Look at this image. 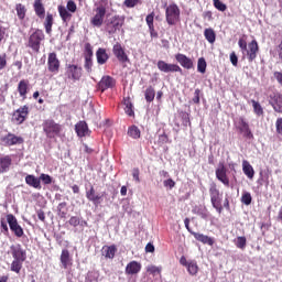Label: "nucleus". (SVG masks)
I'll use <instances>...</instances> for the list:
<instances>
[{
	"label": "nucleus",
	"instance_id": "14",
	"mask_svg": "<svg viewBox=\"0 0 282 282\" xmlns=\"http://www.w3.org/2000/svg\"><path fill=\"white\" fill-rule=\"evenodd\" d=\"M156 66L158 69H160V72H164V74H169L171 72H182V67H180V65L169 64L164 61H159Z\"/></svg>",
	"mask_w": 282,
	"mask_h": 282
},
{
	"label": "nucleus",
	"instance_id": "51",
	"mask_svg": "<svg viewBox=\"0 0 282 282\" xmlns=\"http://www.w3.org/2000/svg\"><path fill=\"white\" fill-rule=\"evenodd\" d=\"M66 8H67L66 10H68V12H76V9H77L76 2H74V0H69L67 2Z\"/></svg>",
	"mask_w": 282,
	"mask_h": 282
},
{
	"label": "nucleus",
	"instance_id": "43",
	"mask_svg": "<svg viewBox=\"0 0 282 282\" xmlns=\"http://www.w3.org/2000/svg\"><path fill=\"white\" fill-rule=\"evenodd\" d=\"M128 135H130V138H133L134 140H138V138H140V129L135 126H131L128 129Z\"/></svg>",
	"mask_w": 282,
	"mask_h": 282
},
{
	"label": "nucleus",
	"instance_id": "12",
	"mask_svg": "<svg viewBox=\"0 0 282 282\" xmlns=\"http://www.w3.org/2000/svg\"><path fill=\"white\" fill-rule=\"evenodd\" d=\"M47 67L48 72H51L52 74H58V69H61V61H58L56 53L48 54Z\"/></svg>",
	"mask_w": 282,
	"mask_h": 282
},
{
	"label": "nucleus",
	"instance_id": "8",
	"mask_svg": "<svg viewBox=\"0 0 282 282\" xmlns=\"http://www.w3.org/2000/svg\"><path fill=\"white\" fill-rule=\"evenodd\" d=\"M235 127L245 135V138H248L249 140H252L254 135L252 134V131L250 130V126L246 122V119L243 117L238 118L235 121Z\"/></svg>",
	"mask_w": 282,
	"mask_h": 282
},
{
	"label": "nucleus",
	"instance_id": "6",
	"mask_svg": "<svg viewBox=\"0 0 282 282\" xmlns=\"http://www.w3.org/2000/svg\"><path fill=\"white\" fill-rule=\"evenodd\" d=\"M105 14H107V7L99 4L95 9V15L91 18L90 23L95 28H100L105 23Z\"/></svg>",
	"mask_w": 282,
	"mask_h": 282
},
{
	"label": "nucleus",
	"instance_id": "21",
	"mask_svg": "<svg viewBox=\"0 0 282 282\" xmlns=\"http://www.w3.org/2000/svg\"><path fill=\"white\" fill-rule=\"evenodd\" d=\"M140 270H142V264L133 260L127 264L126 274H128V276H133L135 274H140Z\"/></svg>",
	"mask_w": 282,
	"mask_h": 282
},
{
	"label": "nucleus",
	"instance_id": "32",
	"mask_svg": "<svg viewBox=\"0 0 282 282\" xmlns=\"http://www.w3.org/2000/svg\"><path fill=\"white\" fill-rule=\"evenodd\" d=\"M192 235L196 239V241H200V243H207V246H213V243H215L213 238H210L204 234L192 232Z\"/></svg>",
	"mask_w": 282,
	"mask_h": 282
},
{
	"label": "nucleus",
	"instance_id": "58",
	"mask_svg": "<svg viewBox=\"0 0 282 282\" xmlns=\"http://www.w3.org/2000/svg\"><path fill=\"white\" fill-rule=\"evenodd\" d=\"M132 177L137 182V184H140V170L133 169Z\"/></svg>",
	"mask_w": 282,
	"mask_h": 282
},
{
	"label": "nucleus",
	"instance_id": "61",
	"mask_svg": "<svg viewBox=\"0 0 282 282\" xmlns=\"http://www.w3.org/2000/svg\"><path fill=\"white\" fill-rule=\"evenodd\" d=\"M199 94H200L199 89H196L194 93L193 102H195V105H199Z\"/></svg>",
	"mask_w": 282,
	"mask_h": 282
},
{
	"label": "nucleus",
	"instance_id": "28",
	"mask_svg": "<svg viewBox=\"0 0 282 282\" xmlns=\"http://www.w3.org/2000/svg\"><path fill=\"white\" fill-rule=\"evenodd\" d=\"M75 131L77 133V135L79 138H85V135H87V133H89V128L87 127V122L85 121H79L76 126H75Z\"/></svg>",
	"mask_w": 282,
	"mask_h": 282
},
{
	"label": "nucleus",
	"instance_id": "50",
	"mask_svg": "<svg viewBox=\"0 0 282 282\" xmlns=\"http://www.w3.org/2000/svg\"><path fill=\"white\" fill-rule=\"evenodd\" d=\"M40 182L43 181V184H52V176L50 174H41Z\"/></svg>",
	"mask_w": 282,
	"mask_h": 282
},
{
	"label": "nucleus",
	"instance_id": "7",
	"mask_svg": "<svg viewBox=\"0 0 282 282\" xmlns=\"http://www.w3.org/2000/svg\"><path fill=\"white\" fill-rule=\"evenodd\" d=\"M45 39V34L42 30H36L33 34L29 37V46L33 52H39L41 50V41Z\"/></svg>",
	"mask_w": 282,
	"mask_h": 282
},
{
	"label": "nucleus",
	"instance_id": "40",
	"mask_svg": "<svg viewBox=\"0 0 282 282\" xmlns=\"http://www.w3.org/2000/svg\"><path fill=\"white\" fill-rule=\"evenodd\" d=\"M145 100L147 102H153L155 100V89L151 86L145 89Z\"/></svg>",
	"mask_w": 282,
	"mask_h": 282
},
{
	"label": "nucleus",
	"instance_id": "36",
	"mask_svg": "<svg viewBox=\"0 0 282 282\" xmlns=\"http://www.w3.org/2000/svg\"><path fill=\"white\" fill-rule=\"evenodd\" d=\"M53 25H54V15H52V13H47L44 21V28H45L46 34H52Z\"/></svg>",
	"mask_w": 282,
	"mask_h": 282
},
{
	"label": "nucleus",
	"instance_id": "41",
	"mask_svg": "<svg viewBox=\"0 0 282 282\" xmlns=\"http://www.w3.org/2000/svg\"><path fill=\"white\" fill-rule=\"evenodd\" d=\"M15 10H17L18 19L20 20L25 19V12H28V10L25 9V6L19 3L15 6Z\"/></svg>",
	"mask_w": 282,
	"mask_h": 282
},
{
	"label": "nucleus",
	"instance_id": "20",
	"mask_svg": "<svg viewBox=\"0 0 282 282\" xmlns=\"http://www.w3.org/2000/svg\"><path fill=\"white\" fill-rule=\"evenodd\" d=\"M116 85V79L111 76H104L101 80L98 83V89L100 91H107V89H111Z\"/></svg>",
	"mask_w": 282,
	"mask_h": 282
},
{
	"label": "nucleus",
	"instance_id": "60",
	"mask_svg": "<svg viewBox=\"0 0 282 282\" xmlns=\"http://www.w3.org/2000/svg\"><path fill=\"white\" fill-rule=\"evenodd\" d=\"M273 77L279 83V85H281V87H282V73L281 72H274Z\"/></svg>",
	"mask_w": 282,
	"mask_h": 282
},
{
	"label": "nucleus",
	"instance_id": "27",
	"mask_svg": "<svg viewBox=\"0 0 282 282\" xmlns=\"http://www.w3.org/2000/svg\"><path fill=\"white\" fill-rule=\"evenodd\" d=\"M86 197L88 202H93L95 206H98V204H100V200L102 199V196L96 194V189H94V187H90V189L86 192Z\"/></svg>",
	"mask_w": 282,
	"mask_h": 282
},
{
	"label": "nucleus",
	"instance_id": "64",
	"mask_svg": "<svg viewBox=\"0 0 282 282\" xmlns=\"http://www.w3.org/2000/svg\"><path fill=\"white\" fill-rule=\"evenodd\" d=\"M37 217L41 221H45V213L43 210L37 212Z\"/></svg>",
	"mask_w": 282,
	"mask_h": 282
},
{
	"label": "nucleus",
	"instance_id": "18",
	"mask_svg": "<svg viewBox=\"0 0 282 282\" xmlns=\"http://www.w3.org/2000/svg\"><path fill=\"white\" fill-rule=\"evenodd\" d=\"M11 254L13 257V260H15V261L24 262L25 259H28V254L25 253V250H23V248H21V245L11 246Z\"/></svg>",
	"mask_w": 282,
	"mask_h": 282
},
{
	"label": "nucleus",
	"instance_id": "44",
	"mask_svg": "<svg viewBox=\"0 0 282 282\" xmlns=\"http://www.w3.org/2000/svg\"><path fill=\"white\" fill-rule=\"evenodd\" d=\"M253 111L256 116H263V107H261V104H259L257 100H251Z\"/></svg>",
	"mask_w": 282,
	"mask_h": 282
},
{
	"label": "nucleus",
	"instance_id": "23",
	"mask_svg": "<svg viewBox=\"0 0 282 282\" xmlns=\"http://www.w3.org/2000/svg\"><path fill=\"white\" fill-rule=\"evenodd\" d=\"M216 177L225 186H230V180H228V175H226V166H224V164H220L216 170Z\"/></svg>",
	"mask_w": 282,
	"mask_h": 282
},
{
	"label": "nucleus",
	"instance_id": "59",
	"mask_svg": "<svg viewBox=\"0 0 282 282\" xmlns=\"http://www.w3.org/2000/svg\"><path fill=\"white\" fill-rule=\"evenodd\" d=\"M145 21L150 30H153V13L147 15Z\"/></svg>",
	"mask_w": 282,
	"mask_h": 282
},
{
	"label": "nucleus",
	"instance_id": "35",
	"mask_svg": "<svg viewBox=\"0 0 282 282\" xmlns=\"http://www.w3.org/2000/svg\"><path fill=\"white\" fill-rule=\"evenodd\" d=\"M242 171H243L245 175H247V177H249V180H252V177H254V169L252 167L250 162L242 161Z\"/></svg>",
	"mask_w": 282,
	"mask_h": 282
},
{
	"label": "nucleus",
	"instance_id": "39",
	"mask_svg": "<svg viewBox=\"0 0 282 282\" xmlns=\"http://www.w3.org/2000/svg\"><path fill=\"white\" fill-rule=\"evenodd\" d=\"M204 36L208 43H215L217 35L215 34V30L213 29H205Z\"/></svg>",
	"mask_w": 282,
	"mask_h": 282
},
{
	"label": "nucleus",
	"instance_id": "26",
	"mask_svg": "<svg viewBox=\"0 0 282 282\" xmlns=\"http://www.w3.org/2000/svg\"><path fill=\"white\" fill-rule=\"evenodd\" d=\"M25 183L28 184V186H32V188H36L37 191H41V178L29 174L25 176Z\"/></svg>",
	"mask_w": 282,
	"mask_h": 282
},
{
	"label": "nucleus",
	"instance_id": "49",
	"mask_svg": "<svg viewBox=\"0 0 282 282\" xmlns=\"http://www.w3.org/2000/svg\"><path fill=\"white\" fill-rule=\"evenodd\" d=\"M147 272H149L150 274H155V273L160 274V272H162V269L155 265H149L147 267Z\"/></svg>",
	"mask_w": 282,
	"mask_h": 282
},
{
	"label": "nucleus",
	"instance_id": "47",
	"mask_svg": "<svg viewBox=\"0 0 282 282\" xmlns=\"http://www.w3.org/2000/svg\"><path fill=\"white\" fill-rule=\"evenodd\" d=\"M214 8H216V10H219V12H226L227 7L220 0H214Z\"/></svg>",
	"mask_w": 282,
	"mask_h": 282
},
{
	"label": "nucleus",
	"instance_id": "48",
	"mask_svg": "<svg viewBox=\"0 0 282 282\" xmlns=\"http://www.w3.org/2000/svg\"><path fill=\"white\" fill-rule=\"evenodd\" d=\"M65 208H67V203H59L57 206V210L61 217H65V215H67V212L65 210Z\"/></svg>",
	"mask_w": 282,
	"mask_h": 282
},
{
	"label": "nucleus",
	"instance_id": "16",
	"mask_svg": "<svg viewBox=\"0 0 282 282\" xmlns=\"http://www.w3.org/2000/svg\"><path fill=\"white\" fill-rule=\"evenodd\" d=\"M1 142L4 147H14V144H23V138L17 137L13 133H8L1 138Z\"/></svg>",
	"mask_w": 282,
	"mask_h": 282
},
{
	"label": "nucleus",
	"instance_id": "4",
	"mask_svg": "<svg viewBox=\"0 0 282 282\" xmlns=\"http://www.w3.org/2000/svg\"><path fill=\"white\" fill-rule=\"evenodd\" d=\"M122 25H124V17L115 15L108 20L106 30L108 34H116L122 30Z\"/></svg>",
	"mask_w": 282,
	"mask_h": 282
},
{
	"label": "nucleus",
	"instance_id": "45",
	"mask_svg": "<svg viewBox=\"0 0 282 282\" xmlns=\"http://www.w3.org/2000/svg\"><path fill=\"white\" fill-rule=\"evenodd\" d=\"M206 59L204 57L198 58L197 62V72H199L200 74H206Z\"/></svg>",
	"mask_w": 282,
	"mask_h": 282
},
{
	"label": "nucleus",
	"instance_id": "34",
	"mask_svg": "<svg viewBox=\"0 0 282 282\" xmlns=\"http://www.w3.org/2000/svg\"><path fill=\"white\" fill-rule=\"evenodd\" d=\"M57 10L59 12V17L64 23L72 21V13L64 6H58Z\"/></svg>",
	"mask_w": 282,
	"mask_h": 282
},
{
	"label": "nucleus",
	"instance_id": "1",
	"mask_svg": "<svg viewBox=\"0 0 282 282\" xmlns=\"http://www.w3.org/2000/svg\"><path fill=\"white\" fill-rule=\"evenodd\" d=\"M238 45L242 52V58H246L247 56L249 63H252V61L257 58V54L259 53V43H257V40H253L248 44V42L241 37L238 41Z\"/></svg>",
	"mask_w": 282,
	"mask_h": 282
},
{
	"label": "nucleus",
	"instance_id": "3",
	"mask_svg": "<svg viewBox=\"0 0 282 282\" xmlns=\"http://www.w3.org/2000/svg\"><path fill=\"white\" fill-rule=\"evenodd\" d=\"M209 195H210V202L212 206L221 215L224 207L221 206V200L224 199V195L219 193L217 189V184L212 183L209 187Z\"/></svg>",
	"mask_w": 282,
	"mask_h": 282
},
{
	"label": "nucleus",
	"instance_id": "54",
	"mask_svg": "<svg viewBox=\"0 0 282 282\" xmlns=\"http://www.w3.org/2000/svg\"><path fill=\"white\" fill-rule=\"evenodd\" d=\"M163 186H165V188H175V181H173V178L165 180Z\"/></svg>",
	"mask_w": 282,
	"mask_h": 282
},
{
	"label": "nucleus",
	"instance_id": "63",
	"mask_svg": "<svg viewBox=\"0 0 282 282\" xmlns=\"http://www.w3.org/2000/svg\"><path fill=\"white\" fill-rule=\"evenodd\" d=\"M1 229H2V232H4V235H8L9 232V229H8V224H6V221H1Z\"/></svg>",
	"mask_w": 282,
	"mask_h": 282
},
{
	"label": "nucleus",
	"instance_id": "33",
	"mask_svg": "<svg viewBox=\"0 0 282 282\" xmlns=\"http://www.w3.org/2000/svg\"><path fill=\"white\" fill-rule=\"evenodd\" d=\"M86 51H87V55L85 57V69L87 72H91V67L94 65V62H91V56H94V52L91 51V48L88 46H86Z\"/></svg>",
	"mask_w": 282,
	"mask_h": 282
},
{
	"label": "nucleus",
	"instance_id": "38",
	"mask_svg": "<svg viewBox=\"0 0 282 282\" xmlns=\"http://www.w3.org/2000/svg\"><path fill=\"white\" fill-rule=\"evenodd\" d=\"M234 243L236 248H239V250H246V246L248 243V240L243 236H239L234 240Z\"/></svg>",
	"mask_w": 282,
	"mask_h": 282
},
{
	"label": "nucleus",
	"instance_id": "52",
	"mask_svg": "<svg viewBox=\"0 0 282 282\" xmlns=\"http://www.w3.org/2000/svg\"><path fill=\"white\" fill-rule=\"evenodd\" d=\"M68 223L70 226H74V228H76V226H80V218L73 216V217H70Z\"/></svg>",
	"mask_w": 282,
	"mask_h": 282
},
{
	"label": "nucleus",
	"instance_id": "9",
	"mask_svg": "<svg viewBox=\"0 0 282 282\" xmlns=\"http://www.w3.org/2000/svg\"><path fill=\"white\" fill-rule=\"evenodd\" d=\"M7 221L9 224V228L12 232H14L15 237H23L24 232H23V227H21V225H19V221L17 220V217H14V215L9 214L7 216Z\"/></svg>",
	"mask_w": 282,
	"mask_h": 282
},
{
	"label": "nucleus",
	"instance_id": "2",
	"mask_svg": "<svg viewBox=\"0 0 282 282\" xmlns=\"http://www.w3.org/2000/svg\"><path fill=\"white\" fill-rule=\"evenodd\" d=\"M182 11L176 3H171L165 8V21L167 25H177L181 21Z\"/></svg>",
	"mask_w": 282,
	"mask_h": 282
},
{
	"label": "nucleus",
	"instance_id": "57",
	"mask_svg": "<svg viewBox=\"0 0 282 282\" xmlns=\"http://www.w3.org/2000/svg\"><path fill=\"white\" fill-rule=\"evenodd\" d=\"M140 0H124V6L127 8H135V6H138V2Z\"/></svg>",
	"mask_w": 282,
	"mask_h": 282
},
{
	"label": "nucleus",
	"instance_id": "37",
	"mask_svg": "<svg viewBox=\"0 0 282 282\" xmlns=\"http://www.w3.org/2000/svg\"><path fill=\"white\" fill-rule=\"evenodd\" d=\"M123 105H124V111L127 116H135V112L133 111V104L131 102V98H123Z\"/></svg>",
	"mask_w": 282,
	"mask_h": 282
},
{
	"label": "nucleus",
	"instance_id": "24",
	"mask_svg": "<svg viewBox=\"0 0 282 282\" xmlns=\"http://www.w3.org/2000/svg\"><path fill=\"white\" fill-rule=\"evenodd\" d=\"M30 87V82L22 79L18 84V93L20 94V97L22 100H25L28 98V89Z\"/></svg>",
	"mask_w": 282,
	"mask_h": 282
},
{
	"label": "nucleus",
	"instance_id": "10",
	"mask_svg": "<svg viewBox=\"0 0 282 282\" xmlns=\"http://www.w3.org/2000/svg\"><path fill=\"white\" fill-rule=\"evenodd\" d=\"M66 76L67 78H70V80H80L83 68L78 65L68 64L66 65Z\"/></svg>",
	"mask_w": 282,
	"mask_h": 282
},
{
	"label": "nucleus",
	"instance_id": "31",
	"mask_svg": "<svg viewBox=\"0 0 282 282\" xmlns=\"http://www.w3.org/2000/svg\"><path fill=\"white\" fill-rule=\"evenodd\" d=\"M97 63L98 65H105L109 61V54H107V50L98 48L96 52Z\"/></svg>",
	"mask_w": 282,
	"mask_h": 282
},
{
	"label": "nucleus",
	"instance_id": "29",
	"mask_svg": "<svg viewBox=\"0 0 282 282\" xmlns=\"http://www.w3.org/2000/svg\"><path fill=\"white\" fill-rule=\"evenodd\" d=\"M10 166H12V158L9 155L2 156L0 159V173H8V171H10Z\"/></svg>",
	"mask_w": 282,
	"mask_h": 282
},
{
	"label": "nucleus",
	"instance_id": "30",
	"mask_svg": "<svg viewBox=\"0 0 282 282\" xmlns=\"http://www.w3.org/2000/svg\"><path fill=\"white\" fill-rule=\"evenodd\" d=\"M33 8L39 19H45V7L43 6V2L41 0H35Z\"/></svg>",
	"mask_w": 282,
	"mask_h": 282
},
{
	"label": "nucleus",
	"instance_id": "55",
	"mask_svg": "<svg viewBox=\"0 0 282 282\" xmlns=\"http://www.w3.org/2000/svg\"><path fill=\"white\" fill-rule=\"evenodd\" d=\"M275 129L279 135H282V118H278L275 121Z\"/></svg>",
	"mask_w": 282,
	"mask_h": 282
},
{
	"label": "nucleus",
	"instance_id": "15",
	"mask_svg": "<svg viewBox=\"0 0 282 282\" xmlns=\"http://www.w3.org/2000/svg\"><path fill=\"white\" fill-rule=\"evenodd\" d=\"M29 113H30V108L28 106L20 107L18 110L14 111L13 120H15L18 124H23Z\"/></svg>",
	"mask_w": 282,
	"mask_h": 282
},
{
	"label": "nucleus",
	"instance_id": "25",
	"mask_svg": "<svg viewBox=\"0 0 282 282\" xmlns=\"http://www.w3.org/2000/svg\"><path fill=\"white\" fill-rule=\"evenodd\" d=\"M118 249L116 248L115 245L111 246H104L101 249V254L105 257V259H113L116 257V252Z\"/></svg>",
	"mask_w": 282,
	"mask_h": 282
},
{
	"label": "nucleus",
	"instance_id": "53",
	"mask_svg": "<svg viewBox=\"0 0 282 282\" xmlns=\"http://www.w3.org/2000/svg\"><path fill=\"white\" fill-rule=\"evenodd\" d=\"M6 65H8V59L6 54H0V70L6 69Z\"/></svg>",
	"mask_w": 282,
	"mask_h": 282
},
{
	"label": "nucleus",
	"instance_id": "56",
	"mask_svg": "<svg viewBox=\"0 0 282 282\" xmlns=\"http://www.w3.org/2000/svg\"><path fill=\"white\" fill-rule=\"evenodd\" d=\"M230 63L231 65H234V67H237L239 63V57H237V54L235 52L230 54Z\"/></svg>",
	"mask_w": 282,
	"mask_h": 282
},
{
	"label": "nucleus",
	"instance_id": "42",
	"mask_svg": "<svg viewBox=\"0 0 282 282\" xmlns=\"http://www.w3.org/2000/svg\"><path fill=\"white\" fill-rule=\"evenodd\" d=\"M21 268H23V261L21 260H13L11 263V272H15L19 274L21 272Z\"/></svg>",
	"mask_w": 282,
	"mask_h": 282
},
{
	"label": "nucleus",
	"instance_id": "11",
	"mask_svg": "<svg viewBox=\"0 0 282 282\" xmlns=\"http://www.w3.org/2000/svg\"><path fill=\"white\" fill-rule=\"evenodd\" d=\"M180 263L181 265H184V268H186L188 274H191L192 276H195V274L199 272V267L197 265V261L195 260H186V257L183 256L180 259Z\"/></svg>",
	"mask_w": 282,
	"mask_h": 282
},
{
	"label": "nucleus",
	"instance_id": "46",
	"mask_svg": "<svg viewBox=\"0 0 282 282\" xmlns=\"http://www.w3.org/2000/svg\"><path fill=\"white\" fill-rule=\"evenodd\" d=\"M241 202L245 206H250V204H252V195L249 192H243Z\"/></svg>",
	"mask_w": 282,
	"mask_h": 282
},
{
	"label": "nucleus",
	"instance_id": "17",
	"mask_svg": "<svg viewBox=\"0 0 282 282\" xmlns=\"http://www.w3.org/2000/svg\"><path fill=\"white\" fill-rule=\"evenodd\" d=\"M269 102L273 107L274 111L282 113V96L273 93L269 96Z\"/></svg>",
	"mask_w": 282,
	"mask_h": 282
},
{
	"label": "nucleus",
	"instance_id": "22",
	"mask_svg": "<svg viewBox=\"0 0 282 282\" xmlns=\"http://www.w3.org/2000/svg\"><path fill=\"white\" fill-rule=\"evenodd\" d=\"M175 59L181 66L184 67V69H193V59H191L188 56L178 53L175 55Z\"/></svg>",
	"mask_w": 282,
	"mask_h": 282
},
{
	"label": "nucleus",
	"instance_id": "62",
	"mask_svg": "<svg viewBox=\"0 0 282 282\" xmlns=\"http://www.w3.org/2000/svg\"><path fill=\"white\" fill-rule=\"evenodd\" d=\"M145 252H155V247L152 243L145 246Z\"/></svg>",
	"mask_w": 282,
	"mask_h": 282
},
{
	"label": "nucleus",
	"instance_id": "13",
	"mask_svg": "<svg viewBox=\"0 0 282 282\" xmlns=\"http://www.w3.org/2000/svg\"><path fill=\"white\" fill-rule=\"evenodd\" d=\"M112 54H115L116 58L120 63H127L129 61V56L124 52V47H122L121 43H116L112 47Z\"/></svg>",
	"mask_w": 282,
	"mask_h": 282
},
{
	"label": "nucleus",
	"instance_id": "5",
	"mask_svg": "<svg viewBox=\"0 0 282 282\" xmlns=\"http://www.w3.org/2000/svg\"><path fill=\"white\" fill-rule=\"evenodd\" d=\"M43 131L46 134V138H56L63 131L61 124L55 123L54 120H45L43 122Z\"/></svg>",
	"mask_w": 282,
	"mask_h": 282
},
{
	"label": "nucleus",
	"instance_id": "19",
	"mask_svg": "<svg viewBox=\"0 0 282 282\" xmlns=\"http://www.w3.org/2000/svg\"><path fill=\"white\" fill-rule=\"evenodd\" d=\"M59 261L64 270H67L68 268H72V265H74V259H72V256L69 254V250L67 249L62 250Z\"/></svg>",
	"mask_w": 282,
	"mask_h": 282
}]
</instances>
